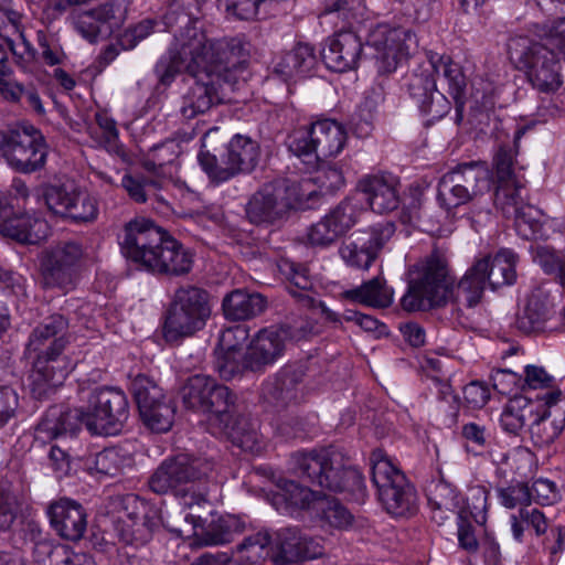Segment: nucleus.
Segmentation results:
<instances>
[{"label":"nucleus","mask_w":565,"mask_h":565,"mask_svg":"<svg viewBox=\"0 0 565 565\" xmlns=\"http://www.w3.org/2000/svg\"><path fill=\"white\" fill-rule=\"evenodd\" d=\"M194 0H172L163 21L168 28H179L166 55L154 67L159 82L169 85L183 70L194 79L182 96L180 111L186 119L205 114L223 103L225 87L238 82L247 63L252 45L244 35L209 39L196 26Z\"/></svg>","instance_id":"nucleus-1"},{"label":"nucleus","mask_w":565,"mask_h":565,"mask_svg":"<svg viewBox=\"0 0 565 565\" xmlns=\"http://www.w3.org/2000/svg\"><path fill=\"white\" fill-rule=\"evenodd\" d=\"M122 255L152 274L183 275L191 270V253L152 220L137 216L119 235Z\"/></svg>","instance_id":"nucleus-2"},{"label":"nucleus","mask_w":565,"mask_h":565,"mask_svg":"<svg viewBox=\"0 0 565 565\" xmlns=\"http://www.w3.org/2000/svg\"><path fill=\"white\" fill-rule=\"evenodd\" d=\"M290 470L309 483L333 492H361L364 479L334 448L298 450L290 455Z\"/></svg>","instance_id":"nucleus-3"},{"label":"nucleus","mask_w":565,"mask_h":565,"mask_svg":"<svg viewBox=\"0 0 565 565\" xmlns=\"http://www.w3.org/2000/svg\"><path fill=\"white\" fill-rule=\"evenodd\" d=\"M317 195L310 179L265 184L247 201L246 217L255 225L279 226L292 211L309 207Z\"/></svg>","instance_id":"nucleus-4"},{"label":"nucleus","mask_w":565,"mask_h":565,"mask_svg":"<svg viewBox=\"0 0 565 565\" xmlns=\"http://www.w3.org/2000/svg\"><path fill=\"white\" fill-rule=\"evenodd\" d=\"M213 469L214 462L209 458L178 454L160 463L149 479V487L158 494L172 492L184 498L186 507L201 504L206 501V493L196 492L195 487L207 479Z\"/></svg>","instance_id":"nucleus-5"},{"label":"nucleus","mask_w":565,"mask_h":565,"mask_svg":"<svg viewBox=\"0 0 565 565\" xmlns=\"http://www.w3.org/2000/svg\"><path fill=\"white\" fill-rule=\"evenodd\" d=\"M508 53L511 63L526 74L530 84L539 92L552 94L563 85L561 61L546 45L516 36L509 41Z\"/></svg>","instance_id":"nucleus-6"},{"label":"nucleus","mask_w":565,"mask_h":565,"mask_svg":"<svg viewBox=\"0 0 565 565\" xmlns=\"http://www.w3.org/2000/svg\"><path fill=\"white\" fill-rule=\"evenodd\" d=\"M0 156L15 172L31 174L45 167L49 146L40 129L19 122L0 130Z\"/></svg>","instance_id":"nucleus-7"},{"label":"nucleus","mask_w":565,"mask_h":565,"mask_svg":"<svg viewBox=\"0 0 565 565\" xmlns=\"http://www.w3.org/2000/svg\"><path fill=\"white\" fill-rule=\"evenodd\" d=\"M211 316L209 294L199 287H179L171 299L163 326L168 342L191 337L203 329Z\"/></svg>","instance_id":"nucleus-8"},{"label":"nucleus","mask_w":565,"mask_h":565,"mask_svg":"<svg viewBox=\"0 0 565 565\" xmlns=\"http://www.w3.org/2000/svg\"><path fill=\"white\" fill-rule=\"evenodd\" d=\"M372 481L385 510L396 516H411L418 511V498L413 484L381 450L371 455Z\"/></svg>","instance_id":"nucleus-9"},{"label":"nucleus","mask_w":565,"mask_h":565,"mask_svg":"<svg viewBox=\"0 0 565 565\" xmlns=\"http://www.w3.org/2000/svg\"><path fill=\"white\" fill-rule=\"evenodd\" d=\"M345 128L332 119H321L309 129H299L289 135L287 146L290 152L306 164H316L338 156L347 142Z\"/></svg>","instance_id":"nucleus-10"},{"label":"nucleus","mask_w":565,"mask_h":565,"mask_svg":"<svg viewBox=\"0 0 565 565\" xmlns=\"http://www.w3.org/2000/svg\"><path fill=\"white\" fill-rule=\"evenodd\" d=\"M87 255V247L79 238L63 239L51 246L41 262L44 287L57 288L64 294L73 290Z\"/></svg>","instance_id":"nucleus-11"},{"label":"nucleus","mask_w":565,"mask_h":565,"mask_svg":"<svg viewBox=\"0 0 565 565\" xmlns=\"http://www.w3.org/2000/svg\"><path fill=\"white\" fill-rule=\"evenodd\" d=\"M490 189L488 169L481 162L460 163L445 173L437 188V201L447 211L465 204Z\"/></svg>","instance_id":"nucleus-12"},{"label":"nucleus","mask_w":565,"mask_h":565,"mask_svg":"<svg viewBox=\"0 0 565 565\" xmlns=\"http://www.w3.org/2000/svg\"><path fill=\"white\" fill-rule=\"evenodd\" d=\"M129 417L125 393L114 387L96 390L89 398L86 428L95 435H116Z\"/></svg>","instance_id":"nucleus-13"},{"label":"nucleus","mask_w":565,"mask_h":565,"mask_svg":"<svg viewBox=\"0 0 565 565\" xmlns=\"http://www.w3.org/2000/svg\"><path fill=\"white\" fill-rule=\"evenodd\" d=\"M415 42V35L409 31L386 24L375 25L366 38V46L373 50L372 57L382 75L393 73L401 58L411 54V46Z\"/></svg>","instance_id":"nucleus-14"},{"label":"nucleus","mask_w":565,"mask_h":565,"mask_svg":"<svg viewBox=\"0 0 565 565\" xmlns=\"http://www.w3.org/2000/svg\"><path fill=\"white\" fill-rule=\"evenodd\" d=\"M363 209L352 200H343L306 230L305 242L316 248H328L358 223Z\"/></svg>","instance_id":"nucleus-15"},{"label":"nucleus","mask_w":565,"mask_h":565,"mask_svg":"<svg viewBox=\"0 0 565 565\" xmlns=\"http://www.w3.org/2000/svg\"><path fill=\"white\" fill-rule=\"evenodd\" d=\"M74 30L89 43L110 36L126 20V8L111 0L96 8L74 9L70 17Z\"/></svg>","instance_id":"nucleus-16"},{"label":"nucleus","mask_w":565,"mask_h":565,"mask_svg":"<svg viewBox=\"0 0 565 565\" xmlns=\"http://www.w3.org/2000/svg\"><path fill=\"white\" fill-rule=\"evenodd\" d=\"M394 232L393 225H377L370 230H360L342 241L339 256L351 268L367 270L376 259L379 252Z\"/></svg>","instance_id":"nucleus-17"},{"label":"nucleus","mask_w":565,"mask_h":565,"mask_svg":"<svg viewBox=\"0 0 565 565\" xmlns=\"http://www.w3.org/2000/svg\"><path fill=\"white\" fill-rule=\"evenodd\" d=\"M70 327L68 319L61 313H54L40 322L30 333L26 343V353L45 360H66L63 351L70 343L66 334Z\"/></svg>","instance_id":"nucleus-18"},{"label":"nucleus","mask_w":565,"mask_h":565,"mask_svg":"<svg viewBox=\"0 0 565 565\" xmlns=\"http://www.w3.org/2000/svg\"><path fill=\"white\" fill-rule=\"evenodd\" d=\"M322 554L319 541L297 529H281L273 536L274 565H299L302 559H313Z\"/></svg>","instance_id":"nucleus-19"},{"label":"nucleus","mask_w":565,"mask_h":565,"mask_svg":"<svg viewBox=\"0 0 565 565\" xmlns=\"http://www.w3.org/2000/svg\"><path fill=\"white\" fill-rule=\"evenodd\" d=\"M456 278L448 258L441 249L434 247L426 258V303L429 308H443L452 302Z\"/></svg>","instance_id":"nucleus-20"},{"label":"nucleus","mask_w":565,"mask_h":565,"mask_svg":"<svg viewBox=\"0 0 565 565\" xmlns=\"http://www.w3.org/2000/svg\"><path fill=\"white\" fill-rule=\"evenodd\" d=\"M116 530L122 542L143 545L152 535V525L146 514V504L129 494L118 502Z\"/></svg>","instance_id":"nucleus-21"},{"label":"nucleus","mask_w":565,"mask_h":565,"mask_svg":"<svg viewBox=\"0 0 565 565\" xmlns=\"http://www.w3.org/2000/svg\"><path fill=\"white\" fill-rule=\"evenodd\" d=\"M444 369L445 365L441 360L426 358L428 388L436 394L439 403L436 407L437 416L440 417L444 426L451 427L456 424L459 414V399L454 394L449 383V373Z\"/></svg>","instance_id":"nucleus-22"},{"label":"nucleus","mask_w":565,"mask_h":565,"mask_svg":"<svg viewBox=\"0 0 565 565\" xmlns=\"http://www.w3.org/2000/svg\"><path fill=\"white\" fill-rule=\"evenodd\" d=\"M362 51L360 36L351 30H343L328 38L321 54L328 68L342 73L358 66Z\"/></svg>","instance_id":"nucleus-23"},{"label":"nucleus","mask_w":565,"mask_h":565,"mask_svg":"<svg viewBox=\"0 0 565 565\" xmlns=\"http://www.w3.org/2000/svg\"><path fill=\"white\" fill-rule=\"evenodd\" d=\"M47 514L55 532L63 539L78 541L87 527V514L81 503L61 498L49 505Z\"/></svg>","instance_id":"nucleus-24"},{"label":"nucleus","mask_w":565,"mask_h":565,"mask_svg":"<svg viewBox=\"0 0 565 565\" xmlns=\"http://www.w3.org/2000/svg\"><path fill=\"white\" fill-rule=\"evenodd\" d=\"M286 349V334L280 329H262L245 352V366L249 371H263L280 359Z\"/></svg>","instance_id":"nucleus-25"},{"label":"nucleus","mask_w":565,"mask_h":565,"mask_svg":"<svg viewBox=\"0 0 565 565\" xmlns=\"http://www.w3.org/2000/svg\"><path fill=\"white\" fill-rule=\"evenodd\" d=\"M359 190L365 194L366 201L376 213H387L399 204V179L388 172L365 175L358 183Z\"/></svg>","instance_id":"nucleus-26"},{"label":"nucleus","mask_w":565,"mask_h":565,"mask_svg":"<svg viewBox=\"0 0 565 565\" xmlns=\"http://www.w3.org/2000/svg\"><path fill=\"white\" fill-rule=\"evenodd\" d=\"M218 141V128L210 129L202 138V149L198 156L202 170L214 185L227 182L238 175L225 152L217 156L216 143Z\"/></svg>","instance_id":"nucleus-27"},{"label":"nucleus","mask_w":565,"mask_h":565,"mask_svg":"<svg viewBox=\"0 0 565 565\" xmlns=\"http://www.w3.org/2000/svg\"><path fill=\"white\" fill-rule=\"evenodd\" d=\"M554 313L551 295L543 287H536L529 295L523 310L516 315L515 327L523 333L542 331Z\"/></svg>","instance_id":"nucleus-28"},{"label":"nucleus","mask_w":565,"mask_h":565,"mask_svg":"<svg viewBox=\"0 0 565 565\" xmlns=\"http://www.w3.org/2000/svg\"><path fill=\"white\" fill-rule=\"evenodd\" d=\"M68 372L66 360L53 362V360L35 358L28 377L31 394L38 399L46 397L63 384Z\"/></svg>","instance_id":"nucleus-29"},{"label":"nucleus","mask_w":565,"mask_h":565,"mask_svg":"<svg viewBox=\"0 0 565 565\" xmlns=\"http://www.w3.org/2000/svg\"><path fill=\"white\" fill-rule=\"evenodd\" d=\"M83 424L86 426V412L55 405L49 408L38 426V431L61 440L67 434L73 436Z\"/></svg>","instance_id":"nucleus-30"},{"label":"nucleus","mask_w":565,"mask_h":565,"mask_svg":"<svg viewBox=\"0 0 565 565\" xmlns=\"http://www.w3.org/2000/svg\"><path fill=\"white\" fill-rule=\"evenodd\" d=\"M563 393L561 390L550 391L542 396H537L540 401L546 406V409L540 412L536 409L534 418H532V435L536 438V443L541 446H548L553 444L562 434L565 426V416L557 419L548 420L552 416L551 408L556 406L561 401Z\"/></svg>","instance_id":"nucleus-31"},{"label":"nucleus","mask_w":565,"mask_h":565,"mask_svg":"<svg viewBox=\"0 0 565 565\" xmlns=\"http://www.w3.org/2000/svg\"><path fill=\"white\" fill-rule=\"evenodd\" d=\"M266 303V299L258 292L235 289L223 298L222 310L230 321H245L260 315Z\"/></svg>","instance_id":"nucleus-32"},{"label":"nucleus","mask_w":565,"mask_h":565,"mask_svg":"<svg viewBox=\"0 0 565 565\" xmlns=\"http://www.w3.org/2000/svg\"><path fill=\"white\" fill-rule=\"evenodd\" d=\"M0 234L20 243L38 244L46 236V223L29 213L14 214L0 223Z\"/></svg>","instance_id":"nucleus-33"},{"label":"nucleus","mask_w":565,"mask_h":565,"mask_svg":"<svg viewBox=\"0 0 565 565\" xmlns=\"http://www.w3.org/2000/svg\"><path fill=\"white\" fill-rule=\"evenodd\" d=\"M262 398L277 408L297 403L301 398V388L296 374L284 372L266 381L262 387Z\"/></svg>","instance_id":"nucleus-34"},{"label":"nucleus","mask_w":565,"mask_h":565,"mask_svg":"<svg viewBox=\"0 0 565 565\" xmlns=\"http://www.w3.org/2000/svg\"><path fill=\"white\" fill-rule=\"evenodd\" d=\"M487 266L486 260H477L466 271L457 284L456 291L454 290L452 303L473 308L481 301L487 284L484 279Z\"/></svg>","instance_id":"nucleus-35"},{"label":"nucleus","mask_w":565,"mask_h":565,"mask_svg":"<svg viewBox=\"0 0 565 565\" xmlns=\"http://www.w3.org/2000/svg\"><path fill=\"white\" fill-rule=\"evenodd\" d=\"M232 554L236 555L235 561L239 565H256L273 558V535L265 529L253 532L244 536Z\"/></svg>","instance_id":"nucleus-36"},{"label":"nucleus","mask_w":565,"mask_h":565,"mask_svg":"<svg viewBox=\"0 0 565 565\" xmlns=\"http://www.w3.org/2000/svg\"><path fill=\"white\" fill-rule=\"evenodd\" d=\"M347 300L372 308H387L393 303L394 291L383 277H374L361 286L343 291Z\"/></svg>","instance_id":"nucleus-37"},{"label":"nucleus","mask_w":565,"mask_h":565,"mask_svg":"<svg viewBox=\"0 0 565 565\" xmlns=\"http://www.w3.org/2000/svg\"><path fill=\"white\" fill-rule=\"evenodd\" d=\"M316 64L313 47L298 43L292 50L284 53L274 66V71L284 81L309 73Z\"/></svg>","instance_id":"nucleus-38"},{"label":"nucleus","mask_w":565,"mask_h":565,"mask_svg":"<svg viewBox=\"0 0 565 565\" xmlns=\"http://www.w3.org/2000/svg\"><path fill=\"white\" fill-rule=\"evenodd\" d=\"M540 404L524 395H515L503 407L500 416L502 429L511 435H519L527 422H532Z\"/></svg>","instance_id":"nucleus-39"},{"label":"nucleus","mask_w":565,"mask_h":565,"mask_svg":"<svg viewBox=\"0 0 565 565\" xmlns=\"http://www.w3.org/2000/svg\"><path fill=\"white\" fill-rule=\"evenodd\" d=\"M479 260H486L488 266L484 271V279L493 289L512 285L515 281L518 255L512 249L502 248L493 258L484 256Z\"/></svg>","instance_id":"nucleus-40"},{"label":"nucleus","mask_w":565,"mask_h":565,"mask_svg":"<svg viewBox=\"0 0 565 565\" xmlns=\"http://www.w3.org/2000/svg\"><path fill=\"white\" fill-rule=\"evenodd\" d=\"M520 519L531 529H533L536 536L545 535L550 530V536L553 537L554 543L548 545V537L543 544L548 550L552 556H555L564 551L565 530L562 525L550 526L548 519L545 513L537 508H522L520 509Z\"/></svg>","instance_id":"nucleus-41"},{"label":"nucleus","mask_w":565,"mask_h":565,"mask_svg":"<svg viewBox=\"0 0 565 565\" xmlns=\"http://www.w3.org/2000/svg\"><path fill=\"white\" fill-rule=\"evenodd\" d=\"M225 154L239 174L254 170L259 160L260 149L252 138L235 135L227 143Z\"/></svg>","instance_id":"nucleus-42"},{"label":"nucleus","mask_w":565,"mask_h":565,"mask_svg":"<svg viewBox=\"0 0 565 565\" xmlns=\"http://www.w3.org/2000/svg\"><path fill=\"white\" fill-rule=\"evenodd\" d=\"M222 430L227 435L233 445L242 448L244 451L252 454L259 452L262 443L254 423L245 417L234 416L221 426Z\"/></svg>","instance_id":"nucleus-43"},{"label":"nucleus","mask_w":565,"mask_h":565,"mask_svg":"<svg viewBox=\"0 0 565 565\" xmlns=\"http://www.w3.org/2000/svg\"><path fill=\"white\" fill-rule=\"evenodd\" d=\"M204 414L211 415V420L218 422L220 426L228 422L236 411V395L225 385L213 380Z\"/></svg>","instance_id":"nucleus-44"},{"label":"nucleus","mask_w":565,"mask_h":565,"mask_svg":"<svg viewBox=\"0 0 565 565\" xmlns=\"http://www.w3.org/2000/svg\"><path fill=\"white\" fill-rule=\"evenodd\" d=\"M518 234L527 241L547 239L546 218L543 212L532 204H525L513 217Z\"/></svg>","instance_id":"nucleus-45"},{"label":"nucleus","mask_w":565,"mask_h":565,"mask_svg":"<svg viewBox=\"0 0 565 565\" xmlns=\"http://www.w3.org/2000/svg\"><path fill=\"white\" fill-rule=\"evenodd\" d=\"M130 463V458L116 448H107L83 460V469L92 475L115 477Z\"/></svg>","instance_id":"nucleus-46"},{"label":"nucleus","mask_w":565,"mask_h":565,"mask_svg":"<svg viewBox=\"0 0 565 565\" xmlns=\"http://www.w3.org/2000/svg\"><path fill=\"white\" fill-rule=\"evenodd\" d=\"M214 377L204 374L190 376L181 388V398L189 409L203 413L206 406L211 390H213Z\"/></svg>","instance_id":"nucleus-47"},{"label":"nucleus","mask_w":565,"mask_h":565,"mask_svg":"<svg viewBox=\"0 0 565 565\" xmlns=\"http://www.w3.org/2000/svg\"><path fill=\"white\" fill-rule=\"evenodd\" d=\"M270 479L277 488L276 495L290 507L306 509L317 499L315 492L308 487L277 476L274 471L270 472Z\"/></svg>","instance_id":"nucleus-48"},{"label":"nucleus","mask_w":565,"mask_h":565,"mask_svg":"<svg viewBox=\"0 0 565 565\" xmlns=\"http://www.w3.org/2000/svg\"><path fill=\"white\" fill-rule=\"evenodd\" d=\"M279 268L289 280V294L305 307H315L316 300L309 294L311 281L307 276V269L289 260H282Z\"/></svg>","instance_id":"nucleus-49"},{"label":"nucleus","mask_w":565,"mask_h":565,"mask_svg":"<svg viewBox=\"0 0 565 565\" xmlns=\"http://www.w3.org/2000/svg\"><path fill=\"white\" fill-rule=\"evenodd\" d=\"M405 280L407 289L401 298V307L407 312L420 311L424 306V263L411 265Z\"/></svg>","instance_id":"nucleus-50"},{"label":"nucleus","mask_w":565,"mask_h":565,"mask_svg":"<svg viewBox=\"0 0 565 565\" xmlns=\"http://www.w3.org/2000/svg\"><path fill=\"white\" fill-rule=\"evenodd\" d=\"M130 390L140 414L147 413L152 405L169 398L163 390L146 374H137L131 380Z\"/></svg>","instance_id":"nucleus-51"},{"label":"nucleus","mask_w":565,"mask_h":565,"mask_svg":"<svg viewBox=\"0 0 565 565\" xmlns=\"http://www.w3.org/2000/svg\"><path fill=\"white\" fill-rule=\"evenodd\" d=\"M313 510L322 521L334 529L345 530L353 522L351 512L332 497L316 499Z\"/></svg>","instance_id":"nucleus-52"},{"label":"nucleus","mask_w":565,"mask_h":565,"mask_svg":"<svg viewBox=\"0 0 565 565\" xmlns=\"http://www.w3.org/2000/svg\"><path fill=\"white\" fill-rule=\"evenodd\" d=\"M523 188L520 180L497 183L493 202L507 218H513L525 206L526 203L521 195Z\"/></svg>","instance_id":"nucleus-53"},{"label":"nucleus","mask_w":565,"mask_h":565,"mask_svg":"<svg viewBox=\"0 0 565 565\" xmlns=\"http://www.w3.org/2000/svg\"><path fill=\"white\" fill-rule=\"evenodd\" d=\"M78 191L79 189L71 182L47 184L43 189V198L53 214L64 217L75 202Z\"/></svg>","instance_id":"nucleus-54"},{"label":"nucleus","mask_w":565,"mask_h":565,"mask_svg":"<svg viewBox=\"0 0 565 565\" xmlns=\"http://www.w3.org/2000/svg\"><path fill=\"white\" fill-rule=\"evenodd\" d=\"M539 43L546 45L550 50L562 54L565 60V17L535 23L532 29Z\"/></svg>","instance_id":"nucleus-55"},{"label":"nucleus","mask_w":565,"mask_h":565,"mask_svg":"<svg viewBox=\"0 0 565 565\" xmlns=\"http://www.w3.org/2000/svg\"><path fill=\"white\" fill-rule=\"evenodd\" d=\"M64 444L65 440L61 439L60 443L52 445L49 452L50 465L58 478L66 477L72 471L83 468L84 458L75 448H65Z\"/></svg>","instance_id":"nucleus-56"},{"label":"nucleus","mask_w":565,"mask_h":565,"mask_svg":"<svg viewBox=\"0 0 565 565\" xmlns=\"http://www.w3.org/2000/svg\"><path fill=\"white\" fill-rule=\"evenodd\" d=\"M533 260L565 290V255L550 246H537Z\"/></svg>","instance_id":"nucleus-57"},{"label":"nucleus","mask_w":565,"mask_h":565,"mask_svg":"<svg viewBox=\"0 0 565 565\" xmlns=\"http://www.w3.org/2000/svg\"><path fill=\"white\" fill-rule=\"evenodd\" d=\"M175 406L171 398L152 405L147 413H141V419L147 427L157 433L168 431L173 424Z\"/></svg>","instance_id":"nucleus-58"},{"label":"nucleus","mask_w":565,"mask_h":565,"mask_svg":"<svg viewBox=\"0 0 565 565\" xmlns=\"http://www.w3.org/2000/svg\"><path fill=\"white\" fill-rule=\"evenodd\" d=\"M235 520L218 518L213 520L199 535V541L204 546H216L231 543L234 540Z\"/></svg>","instance_id":"nucleus-59"},{"label":"nucleus","mask_w":565,"mask_h":565,"mask_svg":"<svg viewBox=\"0 0 565 565\" xmlns=\"http://www.w3.org/2000/svg\"><path fill=\"white\" fill-rule=\"evenodd\" d=\"M499 503L505 509L527 508L531 505V491L527 483L512 481L495 489Z\"/></svg>","instance_id":"nucleus-60"},{"label":"nucleus","mask_w":565,"mask_h":565,"mask_svg":"<svg viewBox=\"0 0 565 565\" xmlns=\"http://www.w3.org/2000/svg\"><path fill=\"white\" fill-rule=\"evenodd\" d=\"M428 61L435 74H439V70H443V77L447 81L454 93L460 94L463 92L466 87L465 76L459 66L452 63L449 56L431 53L428 56Z\"/></svg>","instance_id":"nucleus-61"},{"label":"nucleus","mask_w":565,"mask_h":565,"mask_svg":"<svg viewBox=\"0 0 565 565\" xmlns=\"http://www.w3.org/2000/svg\"><path fill=\"white\" fill-rule=\"evenodd\" d=\"M489 492L483 486H473L468 489L466 504L458 512L473 519L478 525H484L487 522Z\"/></svg>","instance_id":"nucleus-62"},{"label":"nucleus","mask_w":565,"mask_h":565,"mask_svg":"<svg viewBox=\"0 0 565 565\" xmlns=\"http://www.w3.org/2000/svg\"><path fill=\"white\" fill-rule=\"evenodd\" d=\"M74 201L64 218L75 223H89L97 218L98 204L95 198L79 190Z\"/></svg>","instance_id":"nucleus-63"},{"label":"nucleus","mask_w":565,"mask_h":565,"mask_svg":"<svg viewBox=\"0 0 565 565\" xmlns=\"http://www.w3.org/2000/svg\"><path fill=\"white\" fill-rule=\"evenodd\" d=\"M531 502L540 505H553L562 500L557 484L547 478H537L530 487Z\"/></svg>","instance_id":"nucleus-64"}]
</instances>
